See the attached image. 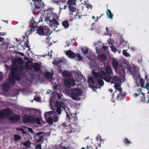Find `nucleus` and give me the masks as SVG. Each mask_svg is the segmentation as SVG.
Listing matches in <instances>:
<instances>
[{
  "mask_svg": "<svg viewBox=\"0 0 149 149\" xmlns=\"http://www.w3.org/2000/svg\"><path fill=\"white\" fill-rule=\"evenodd\" d=\"M111 79H112V81H111V84H113L116 82H118L117 81V80L118 79L117 76L113 77Z\"/></svg>",
  "mask_w": 149,
  "mask_h": 149,
  "instance_id": "nucleus-31",
  "label": "nucleus"
},
{
  "mask_svg": "<svg viewBox=\"0 0 149 149\" xmlns=\"http://www.w3.org/2000/svg\"><path fill=\"white\" fill-rule=\"evenodd\" d=\"M41 67V63H38V72L40 70V68Z\"/></svg>",
  "mask_w": 149,
  "mask_h": 149,
  "instance_id": "nucleus-50",
  "label": "nucleus"
},
{
  "mask_svg": "<svg viewBox=\"0 0 149 149\" xmlns=\"http://www.w3.org/2000/svg\"><path fill=\"white\" fill-rule=\"evenodd\" d=\"M43 4L44 3L42 1L38 0V9L40 8L41 7H42V6H43Z\"/></svg>",
  "mask_w": 149,
  "mask_h": 149,
  "instance_id": "nucleus-29",
  "label": "nucleus"
},
{
  "mask_svg": "<svg viewBox=\"0 0 149 149\" xmlns=\"http://www.w3.org/2000/svg\"><path fill=\"white\" fill-rule=\"evenodd\" d=\"M102 49L104 51H106L107 50V49L108 48V47L103 46L102 47Z\"/></svg>",
  "mask_w": 149,
  "mask_h": 149,
  "instance_id": "nucleus-55",
  "label": "nucleus"
},
{
  "mask_svg": "<svg viewBox=\"0 0 149 149\" xmlns=\"http://www.w3.org/2000/svg\"><path fill=\"white\" fill-rule=\"evenodd\" d=\"M115 71L120 74L123 75L125 73V71L121 65L118 67L117 69H116Z\"/></svg>",
  "mask_w": 149,
  "mask_h": 149,
  "instance_id": "nucleus-12",
  "label": "nucleus"
},
{
  "mask_svg": "<svg viewBox=\"0 0 149 149\" xmlns=\"http://www.w3.org/2000/svg\"><path fill=\"white\" fill-rule=\"evenodd\" d=\"M124 141L125 143V144H128L129 143H130V141L128 140V139L126 138L125 139Z\"/></svg>",
  "mask_w": 149,
  "mask_h": 149,
  "instance_id": "nucleus-52",
  "label": "nucleus"
},
{
  "mask_svg": "<svg viewBox=\"0 0 149 149\" xmlns=\"http://www.w3.org/2000/svg\"><path fill=\"white\" fill-rule=\"evenodd\" d=\"M3 77L2 73L0 72V81L2 80Z\"/></svg>",
  "mask_w": 149,
  "mask_h": 149,
  "instance_id": "nucleus-59",
  "label": "nucleus"
},
{
  "mask_svg": "<svg viewBox=\"0 0 149 149\" xmlns=\"http://www.w3.org/2000/svg\"><path fill=\"white\" fill-rule=\"evenodd\" d=\"M82 93V91L79 88L72 89L70 93L71 97L73 100H78L79 99L78 96L80 95Z\"/></svg>",
  "mask_w": 149,
  "mask_h": 149,
  "instance_id": "nucleus-3",
  "label": "nucleus"
},
{
  "mask_svg": "<svg viewBox=\"0 0 149 149\" xmlns=\"http://www.w3.org/2000/svg\"><path fill=\"white\" fill-rule=\"evenodd\" d=\"M24 128L27 129L28 131L31 133H33L32 129L30 128H28L27 127L25 126L24 127Z\"/></svg>",
  "mask_w": 149,
  "mask_h": 149,
  "instance_id": "nucleus-46",
  "label": "nucleus"
},
{
  "mask_svg": "<svg viewBox=\"0 0 149 149\" xmlns=\"http://www.w3.org/2000/svg\"><path fill=\"white\" fill-rule=\"evenodd\" d=\"M53 64L55 65L58 66V62L56 60H54L53 62Z\"/></svg>",
  "mask_w": 149,
  "mask_h": 149,
  "instance_id": "nucleus-48",
  "label": "nucleus"
},
{
  "mask_svg": "<svg viewBox=\"0 0 149 149\" xmlns=\"http://www.w3.org/2000/svg\"><path fill=\"white\" fill-rule=\"evenodd\" d=\"M114 87L115 89L117 90L119 92H121L122 91V88L120 87V84L119 82H115Z\"/></svg>",
  "mask_w": 149,
  "mask_h": 149,
  "instance_id": "nucleus-14",
  "label": "nucleus"
},
{
  "mask_svg": "<svg viewBox=\"0 0 149 149\" xmlns=\"http://www.w3.org/2000/svg\"><path fill=\"white\" fill-rule=\"evenodd\" d=\"M44 19H45L44 21L45 22H48V21H49H49H51L49 19V18L45 16V18H44Z\"/></svg>",
  "mask_w": 149,
  "mask_h": 149,
  "instance_id": "nucleus-53",
  "label": "nucleus"
},
{
  "mask_svg": "<svg viewBox=\"0 0 149 149\" xmlns=\"http://www.w3.org/2000/svg\"><path fill=\"white\" fill-rule=\"evenodd\" d=\"M15 140L18 141L21 139L20 137L17 135H15L14 136Z\"/></svg>",
  "mask_w": 149,
  "mask_h": 149,
  "instance_id": "nucleus-40",
  "label": "nucleus"
},
{
  "mask_svg": "<svg viewBox=\"0 0 149 149\" xmlns=\"http://www.w3.org/2000/svg\"><path fill=\"white\" fill-rule=\"evenodd\" d=\"M22 122L23 123H33L36 122L37 123V119L34 116L29 117L27 115H24L23 117Z\"/></svg>",
  "mask_w": 149,
  "mask_h": 149,
  "instance_id": "nucleus-5",
  "label": "nucleus"
},
{
  "mask_svg": "<svg viewBox=\"0 0 149 149\" xmlns=\"http://www.w3.org/2000/svg\"><path fill=\"white\" fill-rule=\"evenodd\" d=\"M82 51L83 52L84 54H87L88 52V48H82L81 49Z\"/></svg>",
  "mask_w": 149,
  "mask_h": 149,
  "instance_id": "nucleus-36",
  "label": "nucleus"
},
{
  "mask_svg": "<svg viewBox=\"0 0 149 149\" xmlns=\"http://www.w3.org/2000/svg\"><path fill=\"white\" fill-rule=\"evenodd\" d=\"M11 114V110L8 109L3 110L0 111V118L7 116L9 118V116Z\"/></svg>",
  "mask_w": 149,
  "mask_h": 149,
  "instance_id": "nucleus-6",
  "label": "nucleus"
},
{
  "mask_svg": "<svg viewBox=\"0 0 149 149\" xmlns=\"http://www.w3.org/2000/svg\"><path fill=\"white\" fill-rule=\"evenodd\" d=\"M90 65L91 66V67L92 68L94 67V64L93 62H90L89 63Z\"/></svg>",
  "mask_w": 149,
  "mask_h": 149,
  "instance_id": "nucleus-56",
  "label": "nucleus"
},
{
  "mask_svg": "<svg viewBox=\"0 0 149 149\" xmlns=\"http://www.w3.org/2000/svg\"><path fill=\"white\" fill-rule=\"evenodd\" d=\"M48 56H50V57L49 58V59H50L51 58L52 56V54H51L50 52H49L48 54L47 55Z\"/></svg>",
  "mask_w": 149,
  "mask_h": 149,
  "instance_id": "nucleus-62",
  "label": "nucleus"
},
{
  "mask_svg": "<svg viewBox=\"0 0 149 149\" xmlns=\"http://www.w3.org/2000/svg\"><path fill=\"white\" fill-rule=\"evenodd\" d=\"M30 142L28 141H26L24 143V145L26 148H29L30 146Z\"/></svg>",
  "mask_w": 149,
  "mask_h": 149,
  "instance_id": "nucleus-32",
  "label": "nucleus"
},
{
  "mask_svg": "<svg viewBox=\"0 0 149 149\" xmlns=\"http://www.w3.org/2000/svg\"><path fill=\"white\" fill-rule=\"evenodd\" d=\"M148 81H147V83L145 87V88L148 90H149V81L148 82Z\"/></svg>",
  "mask_w": 149,
  "mask_h": 149,
  "instance_id": "nucleus-51",
  "label": "nucleus"
},
{
  "mask_svg": "<svg viewBox=\"0 0 149 149\" xmlns=\"http://www.w3.org/2000/svg\"><path fill=\"white\" fill-rule=\"evenodd\" d=\"M119 92L120 93L117 96L116 98L118 100H120L125 97V95L124 94H122L120 92Z\"/></svg>",
  "mask_w": 149,
  "mask_h": 149,
  "instance_id": "nucleus-25",
  "label": "nucleus"
},
{
  "mask_svg": "<svg viewBox=\"0 0 149 149\" xmlns=\"http://www.w3.org/2000/svg\"><path fill=\"white\" fill-rule=\"evenodd\" d=\"M105 70L106 73L108 74H112V70L111 68L108 65L105 67Z\"/></svg>",
  "mask_w": 149,
  "mask_h": 149,
  "instance_id": "nucleus-19",
  "label": "nucleus"
},
{
  "mask_svg": "<svg viewBox=\"0 0 149 149\" xmlns=\"http://www.w3.org/2000/svg\"><path fill=\"white\" fill-rule=\"evenodd\" d=\"M77 58H76V60L77 61H80L83 59L82 56L79 53H77L76 55Z\"/></svg>",
  "mask_w": 149,
  "mask_h": 149,
  "instance_id": "nucleus-28",
  "label": "nucleus"
},
{
  "mask_svg": "<svg viewBox=\"0 0 149 149\" xmlns=\"http://www.w3.org/2000/svg\"><path fill=\"white\" fill-rule=\"evenodd\" d=\"M2 88L4 91H7L9 89V85L8 83H5L3 84Z\"/></svg>",
  "mask_w": 149,
  "mask_h": 149,
  "instance_id": "nucleus-21",
  "label": "nucleus"
},
{
  "mask_svg": "<svg viewBox=\"0 0 149 149\" xmlns=\"http://www.w3.org/2000/svg\"><path fill=\"white\" fill-rule=\"evenodd\" d=\"M45 123L44 121L40 118L38 116V125H41Z\"/></svg>",
  "mask_w": 149,
  "mask_h": 149,
  "instance_id": "nucleus-35",
  "label": "nucleus"
},
{
  "mask_svg": "<svg viewBox=\"0 0 149 149\" xmlns=\"http://www.w3.org/2000/svg\"><path fill=\"white\" fill-rule=\"evenodd\" d=\"M30 23L32 24H34L36 25H37V23L35 22V21L34 20L33 18L31 19L30 21Z\"/></svg>",
  "mask_w": 149,
  "mask_h": 149,
  "instance_id": "nucleus-47",
  "label": "nucleus"
},
{
  "mask_svg": "<svg viewBox=\"0 0 149 149\" xmlns=\"http://www.w3.org/2000/svg\"><path fill=\"white\" fill-rule=\"evenodd\" d=\"M46 120V121L49 125H52L53 123V120L52 117H49Z\"/></svg>",
  "mask_w": 149,
  "mask_h": 149,
  "instance_id": "nucleus-27",
  "label": "nucleus"
},
{
  "mask_svg": "<svg viewBox=\"0 0 149 149\" xmlns=\"http://www.w3.org/2000/svg\"><path fill=\"white\" fill-rule=\"evenodd\" d=\"M66 117L67 118L68 120H73V121L75 122L77 120V114L76 113H75L73 114V115H72V113H70V115L71 116H72L71 118L70 115L68 114L67 112L66 111Z\"/></svg>",
  "mask_w": 149,
  "mask_h": 149,
  "instance_id": "nucleus-9",
  "label": "nucleus"
},
{
  "mask_svg": "<svg viewBox=\"0 0 149 149\" xmlns=\"http://www.w3.org/2000/svg\"><path fill=\"white\" fill-rule=\"evenodd\" d=\"M97 83L98 84L101 86H103L104 84V82L102 79H98Z\"/></svg>",
  "mask_w": 149,
  "mask_h": 149,
  "instance_id": "nucleus-34",
  "label": "nucleus"
},
{
  "mask_svg": "<svg viewBox=\"0 0 149 149\" xmlns=\"http://www.w3.org/2000/svg\"><path fill=\"white\" fill-rule=\"evenodd\" d=\"M45 18V16L44 15H41L40 16L39 22H38H38H42L43 21V19Z\"/></svg>",
  "mask_w": 149,
  "mask_h": 149,
  "instance_id": "nucleus-42",
  "label": "nucleus"
},
{
  "mask_svg": "<svg viewBox=\"0 0 149 149\" xmlns=\"http://www.w3.org/2000/svg\"><path fill=\"white\" fill-rule=\"evenodd\" d=\"M20 116L18 115L14 114L11 116L9 118V120L12 122H15L18 120Z\"/></svg>",
  "mask_w": 149,
  "mask_h": 149,
  "instance_id": "nucleus-13",
  "label": "nucleus"
},
{
  "mask_svg": "<svg viewBox=\"0 0 149 149\" xmlns=\"http://www.w3.org/2000/svg\"><path fill=\"white\" fill-rule=\"evenodd\" d=\"M100 59L102 61H105L107 59L106 56L104 54H101L100 56Z\"/></svg>",
  "mask_w": 149,
  "mask_h": 149,
  "instance_id": "nucleus-37",
  "label": "nucleus"
},
{
  "mask_svg": "<svg viewBox=\"0 0 149 149\" xmlns=\"http://www.w3.org/2000/svg\"><path fill=\"white\" fill-rule=\"evenodd\" d=\"M44 132H38V136H40L39 137V140H38V143L44 141Z\"/></svg>",
  "mask_w": 149,
  "mask_h": 149,
  "instance_id": "nucleus-16",
  "label": "nucleus"
},
{
  "mask_svg": "<svg viewBox=\"0 0 149 149\" xmlns=\"http://www.w3.org/2000/svg\"><path fill=\"white\" fill-rule=\"evenodd\" d=\"M52 111H50L49 112H46L44 114V117L45 119H48L49 117H51L50 115L52 114Z\"/></svg>",
  "mask_w": 149,
  "mask_h": 149,
  "instance_id": "nucleus-24",
  "label": "nucleus"
},
{
  "mask_svg": "<svg viewBox=\"0 0 149 149\" xmlns=\"http://www.w3.org/2000/svg\"><path fill=\"white\" fill-rule=\"evenodd\" d=\"M44 35H46L47 36H49L51 32V31L49 30V29L48 27H47L45 28L44 29Z\"/></svg>",
  "mask_w": 149,
  "mask_h": 149,
  "instance_id": "nucleus-20",
  "label": "nucleus"
},
{
  "mask_svg": "<svg viewBox=\"0 0 149 149\" xmlns=\"http://www.w3.org/2000/svg\"><path fill=\"white\" fill-rule=\"evenodd\" d=\"M47 37H46V40H45V41L47 43V44H49V40H50V37L48 36H47Z\"/></svg>",
  "mask_w": 149,
  "mask_h": 149,
  "instance_id": "nucleus-45",
  "label": "nucleus"
},
{
  "mask_svg": "<svg viewBox=\"0 0 149 149\" xmlns=\"http://www.w3.org/2000/svg\"><path fill=\"white\" fill-rule=\"evenodd\" d=\"M49 24L51 27L56 28L57 27L59 23L56 20L53 19L51 21H49Z\"/></svg>",
  "mask_w": 149,
  "mask_h": 149,
  "instance_id": "nucleus-11",
  "label": "nucleus"
},
{
  "mask_svg": "<svg viewBox=\"0 0 149 149\" xmlns=\"http://www.w3.org/2000/svg\"><path fill=\"white\" fill-rule=\"evenodd\" d=\"M110 43L111 44V45L110 46V48H111V51L113 52H116L117 51L115 47L114 46H113L112 43L111 42L109 43V44Z\"/></svg>",
  "mask_w": 149,
  "mask_h": 149,
  "instance_id": "nucleus-33",
  "label": "nucleus"
},
{
  "mask_svg": "<svg viewBox=\"0 0 149 149\" xmlns=\"http://www.w3.org/2000/svg\"><path fill=\"white\" fill-rule=\"evenodd\" d=\"M70 10L71 12H74L76 11V9L74 7L71 6L69 7Z\"/></svg>",
  "mask_w": 149,
  "mask_h": 149,
  "instance_id": "nucleus-38",
  "label": "nucleus"
},
{
  "mask_svg": "<svg viewBox=\"0 0 149 149\" xmlns=\"http://www.w3.org/2000/svg\"><path fill=\"white\" fill-rule=\"evenodd\" d=\"M53 119V121H54V122H57L58 121V117L57 116L54 117Z\"/></svg>",
  "mask_w": 149,
  "mask_h": 149,
  "instance_id": "nucleus-54",
  "label": "nucleus"
},
{
  "mask_svg": "<svg viewBox=\"0 0 149 149\" xmlns=\"http://www.w3.org/2000/svg\"><path fill=\"white\" fill-rule=\"evenodd\" d=\"M107 10L106 14L107 16L109 19L112 20L113 17V14L109 9H107Z\"/></svg>",
  "mask_w": 149,
  "mask_h": 149,
  "instance_id": "nucleus-18",
  "label": "nucleus"
},
{
  "mask_svg": "<svg viewBox=\"0 0 149 149\" xmlns=\"http://www.w3.org/2000/svg\"><path fill=\"white\" fill-rule=\"evenodd\" d=\"M41 146L40 144H38V149H41Z\"/></svg>",
  "mask_w": 149,
  "mask_h": 149,
  "instance_id": "nucleus-64",
  "label": "nucleus"
},
{
  "mask_svg": "<svg viewBox=\"0 0 149 149\" xmlns=\"http://www.w3.org/2000/svg\"><path fill=\"white\" fill-rule=\"evenodd\" d=\"M44 28L42 26H39L38 27V34L40 36L44 35Z\"/></svg>",
  "mask_w": 149,
  "mask_h": 149,
  "instance_id": "nucleus-17",
  "label": "nucleus"
},
{
  "mask_svg": "<svg viewBox=\"0 0 149 149\" xmlns=\"http://www.w3.org/2000/svg\"><path fill=\"white\" fill-rule=\"evenodd\" d=\"M86 7L88 9L89 8H90V9H91L92 8V6L91 4H86Z\"/></svg>",
  "mask_w": 149,
  "mask_h": 149,
  "instance_id": "nucleus-44",
  "label": "nucleus"
},
{
  "mask_svg": "<svg viewBox=\"0 0 149 149\" xmlns=\"http://www.w3.org/2000/svg\"><path fill=\"white\" fill-rule=\"evenodd\" d=\"M37 25H35V28H32L30 30V33H32L34 31L36 30L35 29H37Z\"/></svg>",
  "mask_w": 149,
  "mask_h": 149,
  "instance_id": "nucleus-49",
  "label": "nucleus"
},
{
  "mask_svg": "<svg viewBox=\"0 0 149 149\" xmlns=\"http://www.w3.org/2000/svg\"><path fill=\"white\" fill-rule=\"evenodd\" d=\"M112 64L113 68L115 70L117 69L118 66V62L116 59H113L112 62Z\"/></svg>",
  "mask_w": 149,
  "mask_h": 149,
  "instance_id": "nucleus-15",
  "label": "nucleus"
},
{
  "mask_svg": "<svg viewBox=\"0 0 149 149\" xmlns=\"http://www.w3.org/2000/svg\"><path fill=\"white\" fill-rule=\"evenodd\" d=\"M62 24L65 29L68 28L69 26V24L68 23V21L66 20L63 21L62 23Z\"/></svg>",
  "mask_w": 149,
  "mask_h": 149,
  "instance_id": "nucleus-23",
  "label": "nucleus"
},
{
  "mask_svg": "<svg viewBox=\"0 0 149 149\" xmlns=\"http://www.w3.org/2000/svg\"><path fill=\"white\" fill-rule=\"evenodd\" d=\"M55 105L57 109L56 112L59 115L61 114V111L64 110L66 111L65 110L66 105L64 102L57 101L56 102Z\"/></svg>",
  "mask_w": 149,
  "mask_h": 149,
  "instance_id": "nucleus-4",
  "label": "nucleus"
},
{
  "mask_svg": "<svg viewBox=\"0 0 149 149\" xmlns=\"http://www.w3.org/2000/svg\"><path fill=\"white\" fill-rule=\"evenodd\" d=\"M62 76L64 77H68L71 76V74L66 70L64 71L62 73Z\"/></svg>",
  "mask_w": 149,
  "mask_h": 149,
  "instance_id": "nucleus-22",
  "label": "nucleus"
},
{
  "mask_svg": "<svg viewBox=\"0 0 149 149\" xmlns=\"http://www.w3.org/2000/svg\"><path fill=\"white\" fill-rule=\"evenodd\" d=\"M88 83L91 84H95V81L94 79L91 77H90L88 78Z\"/></svg>",
  "mask_w": 149,
  "mask_h": 149,
  "instance_id": "nucleus-26",
  "label": "nucleus"
},
{
  "mask_svg": "<svg viewBox=\"0 0 149 149\" xmlns=\"http://www.w3.org/2000/svg\"><path fill=\"white\" fill-rule=\"evenodd\" d=\"M65 53L67 56L71 59L74 58L76 56L75 53L71 50H67L65 51Z\"/></svg>",
  "mask_w": 149,
  "mask_h": 149,
  "instance_id": "nucleus-10",
  "label": "nucleus"
},
{
  "mask_svg": "<svg viewBox=\"0 0 149 149\" xmlns=\"http://www.w3.org/2000/svg\"><path fill=\"white\" fill-rule=\"evenodd\" d=\"M17 129H18L19 130H20L21 131H22V134H26V132L23 131L24 130H23V129H22V128H18Z\"/></svg>",
  "mask_w": 149,
  "mask_h": 149,
  "instance_id": "nucleus-58",
  "label": "nucleus"
},
{
  "mask_svg": "<svg viewBox=\"0 0 149 149\" xmlns=\"http://www.w3.org/2000/svg\"><path fill=\"white\" fill-rule=\"evenodd\" d=\"M92 74L96 79L100 78L103 79L107 82H110L112 79V77L109 74L107 75L105 72L102 70L97 72L93 71Z\"/></svg>",
  "mask_w": 149,
  "mask_h": 149,
  "instance_id": "nucleus-2",
  "label": "nucleus"
},
{
  "mask_svg": "<svg viewBox=\"0 0 149 149\" xmlns=\"http://www.w3.org/2000/svg\"><path fill=\"white\" fill-rule=\"evenodd\" d=\"M62 125L64 126V127H67L66 128L68 130L67 131V134H71L72 133L74 132L76 130L75 129L72 127L71 125H69L68 126L66 125L65 123H64L62 124Z\"/></svg>",
  "mask_w": 149,
  "mask_h": 149,
  "instance_id": "nucleus-8",
  "label": "nucleus"
},
{
  "mask_svg": "<svg viewBox=\"0 0 149 149\" xmlns=\"http://www.w3.org/2000/svg\"><path fill=\"white\" fill-rule=\"evenodd\" d=\"M66 44L67 45V46L68 47L70 45V43L69 41H67L66 42Z\"/></svg>",
  "mask_w": 149,
  "mask_h": 149,
  "instance_id": "nucleus-60",
  "label": "nucleus"
},
{
  "mask_svg": "<svg viewBox=\"0 0 149 149\" xmlns=\"http://www.w3.org/2000/svg\"><path fill=\"white\" fill-rule=\"evenodd\" d=\"M45 76L46 78L50 79H51L52 77V73L49 72H46L45 74Z\"/></svg>",
  "mask_w": 149,
  "mask_h": 149,
  "instance_id": "nucleus-30",
  "label": "nucleus"
},
{
  "mask_svg": "<svg viewBox=\"0 0 149 149\" xmlns=\"http://www.w3.org/2000/svg\"><path fill=\"white\" fill-rule=\"evenodd\" d=\"M69 14L70 15V16H72V17H74V15H75V14H74L72 12H70L69 13Z\"/></svg>",
  "mask_w": 149,
  "mask_h": 149,
  "instance_id": "nucleus-61",
  "label": "nucleus"
},
{
  "mask_svg": "<svg viewBox=\"0 0 149 149\" xmlns=\"http://www.w3.org/2000/svg\"><path fill=\"white\" fill-rule=\"evenodd\" d=\"M140 83L141 85L142 86L143 85H144V81L143 80L141 81Z\"/></svg>",
  "mask_w": 149,
  "mask_h": 149,
  "instance_id": "nucleus-63",
  "label": "nucleus"
},
{
  "mask_svg": "<svg viewBox=\"0 0 149 149\" xmlns=\"http://www.w3.org/2000/svg\"><path fill=\"white\" fill-rule=\"evenodd\" d=\"M123 53L124 56L126 57H128L130 56V54L129 53L127 52L124 50H123Z\"/></svg>",
  "mask_w": 149,
  "mask_h": 149,
  "instance_id": "nucleus-39",
  "label": "nucleus"
},
{
  "mask_svg": "<svg viewBox=\"0 0 149 149\" xmlns=\"http://www.w3.org/2000/svg\"><path fill=\"white\" fill-rule=\"evenodd\" d=\"M28 42L27 41H26L24 43L25 45V46L26 47H29V46L28 45Z\"/></svg>",
  "mask_w": 149,
  "mask_h": 149,
  "instance_id": "nucleus-57",
  "label": "nucleus"
},
{
  "mask_svg": "<svg viewBox=\"0 0 149 149\" xmlns=\"http://www.w3.org/2000/svg\"><path fill=\"white\" fill-rule=\"evenodd\" d=\"M22 59L20 58L14 59L13 61V67L11 68V74L9 75V83L10 85H14L15 80L16 79L19 81L20 79V71H18V69L19 68L20 64L22 63Z\"/></svg>",
  "mask_w": 149,
  "mask_h": 149,
  "instance_id": "nucleus-1",
  "label": "nucleus"
},
{
  "mask_svg": "<svg viewBox=\"0 0 149 149\" xmlns=\"http://www.w3.org/2000/svg\"><path fill=\"white\" fill-rule=\"evenodd\" d=\"M32 1L34 3V5L35 6L34 10H35L36 9H37V0H32Z\"/></svg>",
  "mask_w": 149,
  "mask_h": 149,
  "instance_id": "nucleus-41",
  "label": "nucleus"
},
{
  "mask_svg": "<svg viewBox=\"0 0 149 149\" xmlns=\"http://www.w3.org/2000/svg\"><path fill=\"white\" fill-rule=\"evenodd\" d=\"M64 85L66 86H73L75 84L74 80L71 78H69L64 80Z\"/></svg>",
  "mask_w": 149,
  "mask_h": 149,
  "instance_id": "nucleus-7",
  "label": "nucleus"
},
{
  "mask_svg": "<svg viewBox=\"0 0 149 149\" xmlns=\"http://www.w3.org/2000/svg\"><path fill=\"white\" fill-rule=\"evenodd\" d=\"M77 15L76 14V15H74V17H72V16H70V17H71L72 18L70 19V20L71 21H72L73 19H75L77 18Z\"/></svg>",
  "mask_w": 149,
  "mask_h": 149,
  "instance_id": "nucleus-43",
  "label": "nucleus"
}]
</instances>
